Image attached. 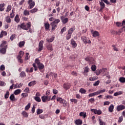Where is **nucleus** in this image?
<instances>
[{
  "label": "nucleus",
  "instance_id": "1",
  "mask_svg": "<svg viewBox=\"0 0 125 125\" xmlns=\"http://www.w3.org/2000/svg\"><path fill=\"white\" fill-rule=\"evenodd\" d=\"M81 40L85 44H86V43H91V41H90V40H88L86 36H82L81 37Z\"/></svg>",
  "mask_w": 125,
  "mask_h": 125
},
{
  "label": "nucleus",
  "instance_id": "2",
  "mask_svg": "<svg viewBox=\"0 0 125 125\" xmlns=\"http://www.w3.org/2000/svg\"><path fill=\"white\" fill-rule=\"evenodd\" d=\"M91 111L94 114H96L97 115H101L102 114V111L100 109L97 110L96 109H91Z\"/></svg>",
  "mask_w": 125,
  "mask_h": 125
},
{
  "label": "nucleus",
  "instance_id": "3",
  "mask_svg": "<svg viewBox=\"0 0 125 125\" xmlns=\"http://www.w3.org/2000/svg\"><path fill=\"white\" fill-rule=\"evenodd\" d=\"M125 106L122 104L119 105L117 106L116 110L118 112H120V111H123V110H125Z\"/></svg>",
  "mask_w": 125,
  "mask_h": 125
},
{
  "label": "nucleus",
  "instance_id": "4",
  "mask_svg": "<svg viewBox=\"0 0 125 125\" xmlns=\"http://www.w3.org/2000/svg\"><path fill=\"white\" fill-rule=\"evenodd\" d=\"M106 71H107L106 68H103L102 69L97 70L96 71V74L97 76H99V75H100V74H101L102 73V72L103 73H105V72H106Z\"/></svg>",
  "mask_w": 125,
  "mask_h": 125
},
{
  "label": "nucleus",
  "instance_id": "5",
  "mask_svg": "<svg viewBox=\"0 0 125 125\" xmlns=\"http://www.w3.org/2000/svg\"><path fill=\"white\" fill-rule=\"evenodd\" d=\"M28 4H29L30 9H32V8H33V7H34V6H35V5L36 4L35 1H33V0H29Z\"/></svg>",
  "mask_w": 125,
  "mask_h": 125
},
{
  "label": "nucleus",
  "instance_id": "6",
  "mask_svg": "<svg viewBox=\"0 0 125 125\" xmlns=\"http://www.w3.org/2000/svg\"><path fill=\"white\" fill-rule=\"evenodd\" d=\"M57 101H58V102H60L61 104H66V103H67L66 100L62 99V98H57Z\"/></svg>",
  "mask_w": 125,
  "mask_h": 125
},
{
  "label": "nucleus",
  "instance_id": "7",
  "mask_svg": "<svg viewBox=\"0 0 125 125\" xmlns=\"http://www.w3.org/2000/svg\"><path fill=\"white\" fill-rule=\"evenodd\" d=\"M63 87L65 90H68L71 87V84L69 83H64L63 85Z\"/></svg>",
  "mask_w": 125,
  "mask_h": 125
},
{
  "label": "nucleus",
  "instance_id": "8",
  "mask_svg": "<svg viewBox=\"0 0 125 125\" xmlns=\"http://www.w3.org/2000/svg\"><path fill=\"white\" fill-rule=\"evenodd\" d=\"M39 47L38 51L40 52L41 50L43 49V41H42L40 42L39 44Z\"/></svg>",
  "mask_w": 125,
  "mask_h": 125
},
{
  "label": "nucleus",
  "instance_id": "9",
  "mask_svg": "<svg viewBox=\"0 0 125 125\" xmlns=\"http://www.w3.org/2000/svg\"><path fill=\"white\" fill-rule=\"evenodd\" d=\"M18 27H20L21 29H22V30H25L26 31H28V29L27 27H26V24L25 23H22L21 25L19 24L18 25Z\"/></svg>",
  "mask_w": 125,
  "mask_h": 125
},
{
  "label": "nucleus",
  "instance_id": "10",
  "mask_svg": "<svg viewBox=\"0 0 125 125\" xmlns=\"http://www.w3.org/2000/svg\"><path fill=\"white\" fill-rule=\"evenodd\" d=\"M61 20H62L63 24H66V23H67L68 22V21H69L68 18H64V17H61Z\"/></svg>",
  "mask_w": 125,
  "mask_h": 125
},
{
  "label": "nucleus",
  "instance_id": "11",
  "mask_svg": "<svg viewBox=\"0 0 125 125\" xmlns=\"http://www.w3.org/2000/svg\"><path fill=\"white\" fill-rule=\"evenodd\" d=\"M38 67L40 71H41L42 72V73H43V71H42V69H43V68H44V65L42 64L41 62L39 65H38Z\"/></svg>",
  "mask_w": 125,
  "mask_h": 125
},
{
  "label": "nucleus",
  "instance_id": "12",
  "mask_svg": "<svg viewBox=\"0 0 125 125\" xmlns=\"http://www.w3.org/2000/svg\"><path fill=\"white\" fill-rule=\"evenodd\" d=\"M71 44L72 45V47H74V48L77 47V46L78 45V44H77L75 40H74V39H72L71 40Z\"/></svg>",
  "mask_w": 125,
  "mask_h": 125
},
{
  "label": "nucleus",
  "instance_id": "13",
  "mask_svg": "<svg viewBox=\"0 0 125 125\" xmlns=\"http://www.w3.org/2000/svg\"><path fill=\"white\" fill-rule=\"evenodd\" d=\"M51 26L52 27V31H55V29L57 28V24L53 22L51 23Z\"/></svg>",
  "mask_w": 125,
  "mask_h": 125
},
{
  "label": "nucleus",
  "instance_id": "14",
  "mask_svg": "<svg viewBox=\"0 0 125 125\" xmlns=\"http://www.w3.org/2000/svg\"><path fill=\"white\" fill-rule=\"evenodd\" d=\"M91 33L93 35V37H94V38H96V37H99V32H98V31H91Z\"/></svg>",
  "mask_w": 125,
  "mask_h": 125
},
{
  "label": "nucleus",
  "instance_id": "15",
  "mask_svg": "<svg viewBox=\"0 0 125 125\" xmlns=\"http://www.w3.org/2000/svg\"><path fill=\"white\" fill-rule=\"evenodd\" d=\"M7 47V45L5 46V47L2 48L0 49V53L2 54H5V53L6 52V47Z\"/></svg>",
  "mask_w": 125,
  "mask_h": 125
},
{
  "label": "nucleus",
  "instance_id": "16",
  "mask_svg": "<svg viewBox=\"0 0 125 125\" xmlns=\"http://www.w3.org/2000/svg\"><path fill=\"white\" fill-rule=\"evenodd\" d=\"M75 125H82L83 121L80 119H77L75 121Z\"/></svg>",
  "mask_w": 125,
  "mask_h": 125
},
{
  "label": "nucleus",
  "instance_id": "17",
  "mask_svg": "<svg viewBox=\"0 0 125 125\" xmlns=\"http://www.w3.org/2000/svg\"><path fill=\"white\" fill-rule=\"evenodd\" d=\"M108 111L110 113H113V111H114V104H110L108 107Z\"/></svg>",
  "mask_w": 125,
  "mask_h": 125
},
{
  "label": "nucleus",
  "instance_id": "18",
  "mask_svg": "<svg viewBox=\"0 0 125 125\" xmlns=\"http://www.w3.org/2000/svg\"><path fill=\"white\" fill-rule=\"evenodd\" d=\"M7 35V32L2 31L0 34V38H1L3 36H6Z\"/></svg>",
  "mask_w": 125,
  "mask_h": 125
},
{
  "label": "nucleus",
  "instance_id": "19",
  "mask_svg": "<svg viewBox=\"0 0 125 125\" xmlns=\"http://www.w3.org/2000/svg\"><path fill=\"white\" fill-rule=\"evenodd\" d=\"M4 6H5V4L4 3L0 4V11H3L4 10Z\"/></svg>",
  "mask_w": 125,
  "mask_h": 125
},
{
  "label": "nucleus",
  "instance_id": "20",
  "mask_svg": "<svg viewBox=\"0 0 125 125\" xmlns=\"http://www.w3.org/2000/svg\"><path fill=\"white\" fill-rule=\"evenodd\" d=\"M14 20L16 23H19V22H20V19L19 18V16L18 15H16Z\"/></svg>",
  "mask_w": 125,
  "mask_h": 125
},
{
  "label": "nucleus",
  "instance_id": "21",
  "mask_svg": "<svg viewBox=\"0 0 125 125\" xmlns=\"http://www.w3.org/2000/svg\"><path fill=\"white\" fill-rule=\"evenodd\" d=\"M14 93L15 95H18V94L21 93V90L20 89H17L14 91Z\"/></svg>",
  "mask_w": 125,
  "mask_h": 125
},
{
  "label": "nucleus",
  "instance_id": "22",
  "mask_svg": "<svg viewBox=\"0 0 125 125\" xmlns=\"http://www.w3.org/2000/svg\"><path fill=\"white\" fill-rule=\"evenodd\" d=\"M22 115L24 117V118H28L29 114L28 113L25 111H22L21 113Z\"/></svg>",
  "mask_w": 125,
  "mask_h": 125
},
{
  "label": "nucleus",
  "instance_id": "23",
  "mask_svg": "<svg viewBox=\"0 0 125 125\" xmlns=\"http://www.w3.org/2000/svg\"><path fill=\"white\" fill-rule=\"evenodd\" d=\"M5 21L7 23H11V19L9 16L5 17Z\"/></svg>",
  "mask_w": 125,
  "mask_h": 125
},
{
  "label": "nucleus",
  "instance_id": "24",
  "mask_svg": "<svg viewBox=\"0 0 125 125\" xmlns=\"http://www.w3.org/2000/svg\"><path fill=\"white\" fill-rule=\"evenodd\" d=\"M96 95H98L97 94V92H95L89 94L88 95V97H93V96H96Z\"/></svg>",
  "mask_w": 125,
  "mask_h": 125
},
{
  "label": "nucleus",
  "instance_id": "25",
  "mask_svg": "<svg viewBox=\"0 0 125 125\" xmlns=\"http://www.w3.org/2000/svg\"><path fill=\"white\" fill-rule=\"evenodd\" d=\"M100 4L101 5V9L100 10H102V9H104L105 8V4L103 1H101L100 3Z\"/></svg>",
  "mask_w": 125,
  "mask_h": 125
},
{
  "label": "nucleus",
  "instance_id": "26",
  "mask_svg": "<svg viewBox=\"0 0 125 125\" xmlns=\"http://www.w3.org/2000/svg\"><path fill=\"white\" fill-rule=\"evenodd\" d=\"M23 55H24V52L22 51H20L18 57H19V58H22V57H23Z\"/></svg>",
  "mask_w": 125,
  "mask_h": 125
},
{
  "label": "nucleus",
  "instance_id": "27",
  "mask_svg": "<svg viewBox=\"0 0 125 125\" xmlns=\"http://www.w3.org/2000/svg\"><path fill=\"white\" fill-rule=\"evenodd\" d=\"M121 94H123V91L116 92L114 94V96H118V95H121Z\"/></svg>",
  "mask_w": 125,
  "mask_h": 125
},
{
  "label": "nucleus",
  "instance_id": "28",
  "mask_svg": "<svg viewBox=\"0 0 125 125\" xmlns=\"http://www.w3.org/2000/svg\"><path fill=\"white\" fill-rule=\"evenodd\" d=\"M6 41H2V43L0 45V47H5V46H6V45H5V44H6Z\"/></svg>",
  "mask_w": 125,
  "mask_h": 125
},
{
  "label": "nucleus",
  "instance_id": "29",
  "mask_svg": "<svg viewBox=\"0 0 125 125\" xmlns=\"http://www.w3.org/2000/svg\"><path fill=\"white\" fill-rule=\"evenodd\" d=\"M20 87H22V84L21 83L20 84L18 83L15 84L14 88H20Z\"/></svg>",
  "mask_w": 125,
  "mask_h": 125
},
{
  "label": "nucleus",
  "instance_id": "30",
  "mask_svg": "<svg viewBox=\"0 0 125 125\" xmlns=\"http://www.w3.org/2000/svg\"><path fill=\"white\" fill-rule=\"evenodd\" d=\"M105 91H106L105 89L99 90L97 91V93L98 95H99V94H101V93H103L105 92Z\"/></svg>",
  "mask_w": 125,
  "mask_h": 125
},
{
  "label": "nucleus",
  "instance_id": "31",
  "mask_svg": "<svg viewBox=\"0 0 125 125\" xmlns=\"http://www.w3.org/2000/svg\"><path fill=\"white\" fill-rule=\"evenodd\" d=\"M37 83V82L36 81H32L28 83V86H32V85H35V84H36Z\"/></svg>",
  "mask_w": 125,
  "mask_h": 125
},
{
  "label": "nucleus",
  "instance_id": "32",
  "mask_svg": "<svg viewBox=\"0 0 125 125\" xmlns=\"http://www.w3.org/2000/svg\"><path fill=\"white\" fill-rule=\"evenodd\" d=\"M80 116L81 117H83V118H85V117H86V113L84 112H81L80 113Z\"/></svg>",
  "mask_w": 125,
  "mask_h": 125
},
{
  "label": "nucleus",
  "instance_id": "33",
  "mask_svg": "<svg viewBox=\"0 0 125 125\" xmlns=\"http://www.w3.org/2000/svg\"><path fill=\"white\" fill-rule=\"evenodd\" d=\"M25 45V42L22 41L19 42V46L20 47H22V46H24Z\"/></svg>",
  "mask_w": 125,
  "mask_h": 125
},
{
  "label": "nucleus",
  "instance_id": "34",
  "mask_svg": "<svg viewBox=\"0 0 125 125\" xmlns=\"http://www.w3.org/2000/svg\"><path fill=\"white\" fill-rule=\"evenodd\" d=\"M119 82H120V83H125V78L120 77L119 79Z\"/></svg>",
  "mask_w": 125,
  "mask_h": 125
},
{
  "label": "nucleus",
  "instance_id": "35",
  "mask_svg": "<svg viewBox=\"0 0 125 125\" xmlns=\"http://www.w3.org/2000/svg\"><path fill=\"white\" fill-rule=\"evenodd\" d=\"M10 10H11V5H9L7 6L5 11H6V12H9V11H10Z\"/></svg>",
  "mask_w": 125,
  "mask_h": 125
},
{
  "label": "nucleus",
  "instance_id": "36",
  "mask_svg": "<svg viewBox=\"0 0 125 125\" xmlns=\"http://www.w3.org/2000/svg\"><path fill=\"white\" fill-rule=\"evenodd\" d=\"M9 97V92L8 91H6V93L4 95V98L5 99H7Z\"/></svg>",
  "mask_w": 125,
  "mask_h": 125
},
{
  "label": "nucleus",
  "instance_id": "37",
  "mask_svg": "<svg viewBox=\"0 0 125 125\" xmlns=\"http://www.w3.org/2000/svg\"><path fill=\"white\" fill-rule=\"evenodd\" d=\"M98 78L96 76L93 77H89V80L91 81H96V80H97Z\"/></svg>",
  "mask_w": 125,
  "mask_h": 125
},
{
  "label": "nucleus",
  "instance_id": "38",
  "mask_svg": "<svg viewBox=\"0 0 125 125\" xmlns=\"http://www.w3.org/2000/svg\"><path fill=\"white\" fill-rule=\"evenodd\" d=\"M46 41L48 42H52L53 41H54V38H53V37H52V38H50V39H46Z\"/></svg>",
  "mask_w": 125,
  "mask_h": 125
},
{
  "label": "nucleus",
  "instance_id": "39",
  "mask_svg": "<svg viewBox=\"0 0 125 125\" xmlns=\"http://www.w3.org/2000/svg\"><path fill=\"white\" fill-rule=\"evenodd\" d=\"M23 14L25 16H28V15H29L30 12H29V11H28L27 10H24V11L23 12Z\"/></svg>",
  "mask_w": 125,
  "mask_h": 125
},
{
  "label": "nucleus",
  "instance_id": "40",
  "mask_svg": "<svg viewBox=\"0 0 125 125\" xmlns=\"http://www.w3.org/2000/svg\"><path fill=\"white\" fill-rule=\"evenodd\" d=\"M20 77H21V78H24V77H26V73H25V72L21 71L20 73Z\"/></svg>",
  "mask_w": 125,
  "mask_h": 125
},
{
  "label": "nucleus",
  "instance_id": "41",
  "mask_svg": "<svg viewBox=\"0 0 125 125\" xmlns=\"http://www.w3.org/2000/svg\"><path fill=\"white\" fill-rule=\"evenodd\" d=\"M79 91L81 92V93L83 94H85V93L86 92V90H85V89L84 88H81Z\"/></svg>",
  "mask_w": 125,
  "mask_h": 125
},
{
  "label": "nucleus",
  "instance_id": "42",
  "mask_svg": "<svg viewBox=\"0 0 125 125\" xmlns=\"http://www.w3.org/2000/svg\"><path fill=\"white\" fill-rule=\"evenodd\" d=\"M34 98L37 102H41L42 101V100H41V98L39 97H34Z\"/></svg>",
  "mask_w": 125,
  "mask_h": 125
},
{
  "label": "nucleus",
  "instance_id": "43",
  "mask_svg": "<svg viewBox=\"0 0 125 125\" xmlns=\"http://www.w3.org/2000/svg\"><path fill=\"white\" fill-rule=\"evenodd\" d=\"M84 59H85V61H87L88 62H90V61H91V60H92V58H91L90 57H87Z\"/></svg>",
  "mask_w": 125,
  "mask_h": 125
},
{
  "label": "nucleus",
  "instance_id": "44",
  "mask_svg": "<svg viewBox=\"0 0 125 125\" xmlns=\"http://www.w3.org/2000/svg\"><path fill=\"white\" fill-rule=\"evenodd\" d=\"M47 48L48 50H51V51L53 50L52 45L51 44L48 45L47 46Z\"/></svg>",
  "mask_w": 125,
  "mask_h": 125
},
{
  "label": "nucleus",
  "instance_id": "45",
  "mask_svg": "<svg viewBox=\"0 0 125 125\" xmlns=\"http://www.w3.org/2000/svg\"><path fill=\"white\" fill-rule=\"evenodd\" d=\"M31 22H28L26 24H25V26L26 29H27V30H29V29H30V28H31Z\"/></svg>",
  "mask_w": 125,
  "mask_h": 125
},
{
  "label": "nucleus",
  "instance_id": "46",
  "mask_svg": "<svg viewBox=\"0 0 125 125\" xmlns=\"http://www.w3.org/2000/svg\"><path fill=\"white\" fill-rule=\"evenodd\" d=\"M43 112V110L38 108L37 109V115H40V114H42V113Z\"/></svg>",
  "mask_w": 125,
  "mask_h": 125
},
{
  "label": "nucleus",
  "instance_id": "47",
  "mask_svg": "<svg viewBox=\"0 0 125 125\" xmlns=\"http://www.w3.org/2000/svg\"><path fill=\"white\" fill-rule=\"evenodd\" d=\"M99 124L100 125H106V123L103 122L101 119H99Z\"/></svg>",
  "mask_w": 125,
  "mask_h": 125
},
{
  "label": "nucleus",
  "instance_id": "48",
  "mask_svg": "<svg viewBox=\"0 0 125 125\" xmlns=\"http://www.w3.org/2000/svg\"><path fill=\"white\" fill-rule=\"evenodd\" d=\"M73 32H74V28H71L68 31V34L69 35H72L73 34Z\"/></svg>",
  "mask_w": 125,
  "mask_h": 125
},
{
  "label": "nucleus",
  "instance_id": "49",
  "mask_svg": "<svg viewBox=\"0 0 125 125\" xmlns=\"http://www.w3.org/2000/svg\"><path fill=\"white\" fill-rule=\"evenodd\" d=\"M31 107V103H28L27 105L25 107V110H28L29 109H30V107Z\"/></svg>",
  "mask_w": 125,
  "mask_h": 125
},
{
  "label": "nucleus",
  "instance_id": "50",
  "mask_svg": "<svg viewBox=\"0 0 125 125\" xmlns=\"http://www.w3.org/2000/svg\"><path fill=\"white\" fill-rule=\"evenodd\" d=\"M59 22H60V20L56 19V20H55L54 21H53V23H54L55 24H56V25H57L58 23H59Z\"/></svg>",
  "mask_w": 125,
  "mask_h": 125
},
{
  "label": "nucleus",
  "instance_id": "51",
  "mask_svg": "<svg viewBox=\"0 0 125 125\" xmlns=\"http://www.w3.org/2000/svg\"><path fill=\"white\" fill-rule=\"evenodd\" d=\"M37 11H38V8H35L32 10H30V12L31 13H35V12H37Z\"/></svg>",
  "mask_w": 125,
  "mask_h": 125
},
{
  "label": "nucleus",
  "instance_id": "52",
  "mask_svg": "<svg viewBox=\"0 0 125 125\" xmlns=\"http://www.w3.org/2000/svg\"><path fill=\"white\" fill-rule=\"evenodd\" d=\"M42 101L43 102H46V96H43L42 97Z\"/></svg>",
  "mask_w": 125,
  "mask_h": 125
},
{
  "label": "nucleus",
  "instance_id": "53",
  "mask_svg": "<svg viewBox=\"0 0 125 125\" xmlns=\"http://www.w3.org/2000/svg\"><path fill=\"white\" fill-rule=\"evenodd\" d=\"M15 98V96H14V94H12L10 95V100H11L12 101H13Z\"/></svg>",
  "mask_w": 125,
  "mask_h": 125
},
{
  "label": "nucleus",
  "instance_id": "54",
  "mask_svg": "<svg viewBox=\"0 0 125 125\" xmlns=\"http://www.w3.org/2000/svg\"><path fill=\"white\" fill-rule=\"evenodd\" d=\"M44 26H45L46 30H48V29H49V23H45Z\"/></svg>",
  "mask_w": 125,
  "mask_h": 125
},
{
  "label": "nucleus",
  "instance_id": "55",
  "mask_svg": "<svg viewBox=\"0 0 125 125\" xmlns=\"http://www.w3.org/2000/svg\"><path fill=\"white\" fill-rule=\"evenodd\" d=\"M91 70H92V71H96V65H92Z\"/></svg>",
  "mask_w": 125,
  "mask_h": 125
},
{
  "label": "nucleus",
  "instance_id": "56",
  "mask_svg": "<svg viewBox=\"0 0 125 125\" xmlns=\"http://www.w3.org/2000/svg\"><path fill=\"white\" fill-rule=\"evenodd\" d=\"M123 120H124V117L123 116L120 117L118 119V123H121V122H123Z\"/></svg>",
  "mask_w": 125,
  "mask_h": 125
},
{
  "label": "nucleus",
  "instance_id": "57",
  "mask_svg": "<svg viewBox=\"0 0 125 125\" xmlns=\"http://www.w3.org/2000/svg\"><path fill=\"white\" fill-rule=\"evenodd\" d=\"M99 83H100V81H97L93 84V85H94V86H97V85H98Z\"/></svg>",
  "mask_w": 125,
  "mask_h": 125
},
{
  "label": "nucleus",
  "instance_id": "58",
  "mask_svg": "<svg viewBox=\"0 0 125 125\" xmlns=\"http://www.w3.org/2000/svg\"><path fill=\"white\" fill-rule=\"evenodd\" d=\"M116 24L117 27H122V26H123L122 25V22H120L119 21L116 22Z\"/></svg>",
  "mask_w": 125,
  "mask_h": 125
},
{
  "label": "nucleus",
  "instance_id": "59",
  "mask_svg": "<svg viewBox=\"0 0 125 125\" xmlns=\"http://www.w3.org/2000/svg\"><path fill=\"white\" fill-rule=\"evenodd\" d=\"M35 63L38 65L41 64V62H40V60H39L38 59H36V60H35Z\"/></svg>",
  "mask_w": 125,
  "mask_h": 125
},
{
  "label": "nucleus",
  "instance_id": "60",
  "mask_svg": "<svg viewBox=\"0 0 125 125\" xmlns=\"http://www.w3.org/2000/svg\"><path fill=\"white\" fill-rule=\"evenodd\" d=\"M67 30V28H66L65 27H64L62 29L61 31V34H63L64 32L66 31Z\"/></svg>",
  "mask_w": 125,
  "mask_h": 125
},
{
  "label": "nucleus",
  "instance_id": "61",
  "mask_svg": "<svg viewBox=\"0 0 125 125\" xmlns=\"http://www.w3.org/2000/svg\"><path fill=\"white\" fill-rule=\"evenodd\" d=\"M5 85V83L0 81V86H4Z\"/></svg>",
  "mask_w": 125,
  "mask_h": 125
},
{
  "label": "nucleus",
  "instance_id": "62",
  "mask_svg": "<svg viewBox=\"0 0 125 125\" xmlns=\"http://www.w3.org/2000/svg\"><path fill=\"white\" fill-rule=\"evenodd\" d=\"M29 54L28 53H26V56L25 57V59L26 60H28L29 58H30V56H29Z\"/></svg>",
  "mask_w": 125,
  "mask_h": 125
},
{
  "label": "nucleus",
  "instance_id": "63",
  "mask_svg": "<svg viewBox=\"0 0 125 125\" xmlns=\"http://www.w3.org/2000/svg\"><path fill=\"white\" fill-rule=\"evenodd\" d=\"M88 71H89V68L87 67H85L84 70V73H88Z\"/></svg>",
  "mask_w": 125,
  "mask_h": 125
},
{
  "label": "nucleus",
  "instance_id": "64",
  "mask_svg": "<svg viewBox=\"0 0 125 125\" xmlns=\"http://www.w3.org/2000/svg\"><path fill=\"white\" fill-rule=\"evenodd\" d=\"M104 106L110 105V102H109V101L104 102Z\"/></svg>",
  "mask_w": 125,
  "mask_h": 125
}]
</instances>
